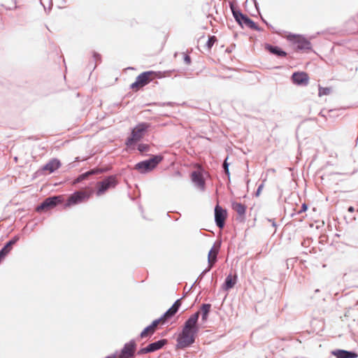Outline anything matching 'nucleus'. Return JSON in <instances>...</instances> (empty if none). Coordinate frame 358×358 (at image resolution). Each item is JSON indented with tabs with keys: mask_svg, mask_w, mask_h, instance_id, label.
Returning <instances> with one entry per match:
<instances>
[{
	"mask_svg": "<svg viewBox=\"0 0 358 358\" xmlns=\"http://www.w3.org/2000/svg\"><path fill=\"white\" fill-rule=\"evenodd\" d=\"M199 312L192 314L185 322L182 331L177 338V348L184 349L193 344L199 327L198 326V319Z\"/></svg>",
	"mask_w": 358,
	"mask_h": 358,
	"instance_id": "obj_1",
	"label": "nucleus"
},
{
	"mask_svg": "<svg viewBox=\"0 0 358 358\" xmlns=\"http://www.w3.org/2000/svg\"><path fill=\"white\" fill-rule=\"evenodd\" d=\"M160 77V72L152 71L143 72L137 76L136 81L131 85L130 87L134 91L137 92L151 81Z\"/></svg>",
	"mask_w": 358,
	"mask_h": 358,
	"instance_id": "obj_2",
	"label": "nucleus"
},
{
	"mask_svg": "<svg viewBox=\"0 0 358 358\" xmlns=\"http://www.w3.org/2000/svg\"><path fill=\"white\" fill-rule=\"evenodd\" d=\"M150 128V124L141 122L138 124L131 131V136L126 141V145L130 146L139 141L145 135L147 130Z\"/></svg>",
	"mask_w": 358,
	"mask_h": 358,
	"instance_id": "obj_3",
	"label": "nucleus"
},
{
	"mask_svg": "<svg viewBox=\"0 0 358 358\" xmlns=\"http://www.w3.org/2000/svg\"><path fill=\"white\" fill-rule=\"evenodd\" d=\"M118 182L115 176H110L101 181H99L96 185V194L98 196L105 194L108 189L114 188Z\"/></svg>",
	"mask_w": 358,
	"mask_h": 358,
	"instance_id": "obj_4",
	"label": "nucleus"
},
{
	"mask_svg": "<svg viewBox=\"0 0 358 358\" xmlns=\"http://www.w3.org/2000/svg\"><path fill=\"white\" fill-rule=\"evenodd\" d=\"M91 195L92 191L81 190L76 192L75 193L69 196L65 203V207L68 208L71 206L80 203L88 199L91 196Z\"/></svg>",
	"mask_w": 358,
	"mask_h": 358,
	"instance_id": "obj_5",
	"label": "nucleus"
},
{
	"mask_svg": "<svg viewBox=\"0 0 358 358\" xmlns=\"http://www.w3.org/2000/svg\"><path fill=\"white\" fill-rule=\"evenodd\" d=\"M162 157L156 155L151 159L138 163L136 165V169L141 173H145L154 169L157 165L162 160Z\"/></svg>",
	"mask_w": 358,
	"mask_h": 358,
	"instance_id": "obj_6",
	"label": "nucleus"
},
{
	"mask_svg": "<svg viewBox=\"0 0 358 358\" xmlns=\"http://www.w3.org/2000/svg\"><path fill=\"white\" fill-rule=\"evenodd\" d=\"M62 201V196H56L52 197H48L36 208V211L41 212L43 210H48L53 208L57 206V203Z\"/></svg>",
	"mask_w": 358,
	"mask_h": 358,
	"instance_id": "obj_7",
	"label": "nucleus"
},
{
	"mask_svg": "<svg viewBox=\"0 0 358 358\" xmlns=\"http://www.w3.org/2000/svg\"><path fill=\"white\" fill-rule=\"evenodd\" d=\"M136 350V343L131 340L129 343L124 344L117 358H133Z\"/></svg>",
	"mask_w": 358,
	"mask_h": 358,
	"instance_id": "obj_8",
	"label": "nucleus"
},
{
	"mask_svg": "<svg viewBox=\"0 0 358 358\" xmlns=\"http://www.w3.org/2000/svg\"><path fill=\"white\" fill-rule=\"evenodd\" d=\"M196 166L197 169L192 171L191 178L194 185L203 190L205 187V180L203 177L202 169L199 164H196Z\"/></svg>",
	"mask_w": 358,
	"mask_h": 358,
	"instance_id": "obj_9",
	"label": "nucleus"
},
{
	"mask_svg": "<svg viewBox=\"0 0 358 358\" xmlns=\"http://www.w3.org/2000/svg\"><path fill=\"white\" fill-rule=\"evenodd\" d=\"M289 38L293 42L294 48L296 50H308L310 48V43L300 36H289Z\"/></svg>",
	"mask_w": 358,
	"mask_h": 358,
	"instance_id": "obj_10",
	"label": "nucleus"
},
{
	"mask_svg": "<svg viewBox=\"0 0 358 358\" xmlns=\"http://www.w3.org/2000/svg\"><path fill=\"white\" fill-rule=\"evenodd\" d=\"M227 211L226 210L223 209L221 206L219 205H217L215 208V219L217 226L222 229L223 228L225 220L227 218Z\"/></svg>",
	"mask_w": 358,
	"mask_h": 358,
	"instance_id": "obj_11",
	"label": "nucleus"
},
{
	"mask_svg": "<svg viewBox=\"0 0 358 358\" xmlns=\"http://www.w3.org/2000/svg\"><path fill=\"white\" fill-rule=\"evenodd\" d=\"M166 343L167 341L166 339L158 341L157 342L149 344L145 348H141L138 353L139 355H142L157 351L163 348Z\"/></svg>",
	"mask_w": 358,
	"mask_h": 358,
	"instance_id": "obj_12",
	"label": "nucleus"
},
{
	"mask_svg": "<svg viewBox=\"0 0 358 358\" xmlns=\"http://www.w3.org/2000/svg\"><path fill=\"white\" fill-rule=\"evenodd\" d=\"M232 13L236 20L240 24H243L250 28H254L255 27V23L239 10L232 9Z\"/></svg>",
	"mask_w": 358,
	"mask_h": 358,
	"instance_id": "obj_13",
	"label": "nucleus"
},
{
	"mask_svg": "<svg viewBox=\"0 0 358 358\" xmlns=\"http://www.w3.org/2000/svg\"><path fill=\"white\" fill-rule=\"evenodd\" d=\"M162 322V320L160 318L154 320L152 324L147 327L141 334V338H144L149 336H151L156 331L157 326L159 324H164Z\"/></svg>",
	"mask_w": 358,
	"mask_h": 358,
	"instance_id": "obj_14",
	"label": "nucleus"
},
{
	"mask_svg": "<svg viewBox=\"0 0 358 358\" xmlns=\"http://www.w3.org/2000/svg\"><path fill=\"white\" fill-rule=\"evenodd\" d=\"M220 251V245H214L210 250L208 255V268L207 271H210L217 261V256Z\"/></svg>",
	"mask_w": 358,
	"mask_h": 358,
	"instance_id": "obj_15",
	"label": "nucleus"
},
{
	"mask_svg": "<svg viewBox=\"0 0 358 358\" xmlns=\"http://www.w3.org/2000/svg\"><path fill=\"white\" fill-rule=\"evenodd\" d=\"M181 305L180 299H178L173 305L160 317L162 322L165 323L166 321L173 316L178 310Z\"/></svg>",
	"mask_w": 358,
	"mask_h": 358,
	"instance_id": "obj_16",
	"label": "nucleus"
},
{
	"mask_svg": "<svg viewBox=\"0 0 358 358\" xmlns=\"http://www.w3.org/2000/svg\"><path fill=\"white\" fill-rule=\"evenodd\" d=\"M309 77L305 72H296L292 75L293 82L297 85H307Z\"/></svg>",
	"mask_w": 358,
	"mask_h": 358,
	"instance_id": "obj_17",
	"label": "nucleus"
},
{
	"mask_svg": "<svg viewBox=\"0 0 358 358\" xmlns=\"http://www.w3.org/2000/svg\"><path fill=\"white\" fill-rule=\"evenodd\" d=\"M60 166L61 163L58 159H52L43 167V170L50 173L58 169Z\"/></svg>",
	"mask_w": 358,
	"mask_h": 358,
	"instance_id": "obj_18",
	"label": "nucleus"
},
{
	"mask_svg": "<svg viewBox=\"0 0 358 358\" xmlns=\"http://www.w3.org/2000/svg\"><path fill=\"white\" fill-rule=\"evenodd\" d=\"M103 172V170L101 169H94L89 171H87L85 173H83L80 175L75 180L74 183L80 182L83 180L87 179L90 176L94 175V174H98L101 173Z\"/></svg>",
	"mask_w": 358,
	"mask_h": 358,
	"instance_id": "obj_19",
	"label": "nucleus"
},
{
	"mask_svg": "<svg viewBox=\"0 0 358 358\" xmlns=\"http://www.w3.org/2000/svg\"><path fill=\"white\" fill-rule=\"evenodd\" d=\"M16 240L13 239L6 243V245L0 250V262L10 252L12 246L15 243Z\"/></svg>",
	"mask_w": 358,
	"mask_h": 358,
	"instance_id": "obj_20",
	"label": "nucleus"
},
{
	"mask_svg": "<svg viewBox=\"0 0 358 358\" xmlns=\"http://www.w3.org/2000/svg\"><path fill=\"white\" fill-rule=\"evenodd\" d=\"M358 354L354 351L337 349V358H357Z\"/></svg>",
	"mask_w": 358,
	"mask_h": 358,
	"instance_id": "obj_21",
	"label": "nucleus"
},
{
	"mask_svg": "<svg viewBox=\"0 0 358 358\" xmlns=\"http://www.w3.org/2000/svg\"><path fill=\"white\" fill-rule=\"evenodd\" d=\"M265 48L271 53L275 55L278 57H285L287 55V53L285 52L282 51L277 46H273L269 44H266Z\"/></svg>",
	"mask_w": 358,
	"mask_h": 358,
	"instance_id": "obj_22",
	"label": "nucleus"
},
{
	"mask_svg": "<svg viewBox=\"0 0 358 358\" xmlns=\"http://www.w3.org/2000/svg\"><path fill=\"white\" fill-rule=\"evenodd\" d=\"M232 208L241 217L244 216L245 214L246 206L244 204H242L238 202H234L232 203Z\"/></svg>",
	"mask_w": 358,
	"mask_h": 358,
	"instance_id": "obj_23",
	"label": "nucleus"
},
{
	"mask_svg": "<svg viewBox=\"0 0 358 358\" xmlns=\"http://www.w3.org/2000/svg\"><path fill=\"white\" fill-rule=\"evenodd\" d=\"M210 304H203L201 307V310L199 312V315H202V320L206 321L208 319V313L210 310Z\"/></svg>",
	"mask_w": 358,
	"mask_h": 358,
	"instance_id": "obj_24",
	"label": "nucleus"
},
{
	"mask_svg": "<svg viewBox=\"0 0 358 358\" xmlns=\"http://www.w3.org/2000/svg\"><path fill=\"white\" fill-rule=\"evenodd\" d=\"M236 282V275L232 276L231 275H229L225 280V282H224V288L226 289H229L235 285Z\"/></svg>",
	"mask_w": 358,
	"mask_h": 358,
	"instance_id": "obj_25",
	"label": "nucleus"
},
{
	"mask_svg": "<svg viewBox=\"0 0 358 358\" xmlns=\"http://www.w3.org/2000/svg\"><path fill=\"white\" fill-rule=\"evenodd\" d=\"M217 38L215 36H209L208 40L206 43V47L208 50H210L213 45L215 44V43L217 42Z\"/></svg>",
	"mask_w": 358,
	"mask_h": 358,
	"instance_id": "obj_26",
	"label": "nucleus"
},
{
	"mask_svg": "<svg viewBox=\"0 0 358 358\" xmlns=\"http://www.w3.org/2000/svg\"><path fill=\"white\" fill-rule=\"evenodd\" d=\"M148 148H149V146L146 144H140V145H138V150L141 152L148 151Z\"/></svg>",
	"mask_w": 358,
	"mask_h": 358,
	"instance_id": "obj_27",
	"label": "nucleus"
},
{
	"mask_svg": "<svg viewBox=\"0 0 358 358\" xmlns=\"http://www.w3.org/2000/svg\"><path fill=\"white\" fill-rule=\"evenodd\" d=\"M227 158L224 160L223 163V168L224 169L225 173L229 177V164L227 163Z\"/></svg>",
	"mask_w": 358,
	"mask_h": 358,
	"instance_id": "obj_28",
	"label": "nucleus"
},
{
	"mask_svg": "<svg viewBox=\"0 0 358 358\" xmlns=\"http://www.w3.org/2000/svg\"><path fill=\"white\" fill-rule=\"evenodd\" d=\"M182 55H183V58H184L185 63L187 65L190 64H191V58H190L189 55H188L186 53H182Z\"/></svg>",
	"mask_w": 358,
	"mask_h": 358,
	"instance_id": "obj_29",
	"label": "nucleus"
},
{
	"mask_svg": "<svg viewBox=\"0 0 358 358\" xmlns=\"http://www.w3.org/2000/svg\"><path fill=\"white\" fill-rule=\"evenodd\" d=\"M330 92V90L329 88H320L319 90V94L321 95H326L328 94Z\"/></svg>",
	"mask_w": 358,
	"mask_h": 358,
	"instance_id": "obj_30",
	"label": "nucleus"
},
{
	"mask_svg": "<svg viewBox=\"0 0 358 358\" xmlns=\"http://www.w3.org/2000/svg\"><path fill=\"white\" fill-rule=\"evenodd\" d=\"M308 209L307 205L304 203L302 204L301 208L298 210L297 213L300 214L303 212H306Z\"/></svg>",
	"mask_w": 358,
	"mask_h": 358,
	"instance_id": "obj_31",
	"label": "nucleus"
},
{
	"mask_svg": "<svg viewBox=\"0 0 358 358\" xmlns=\"http://www.w3.org/2000/svg\"><path fill=\"white\" fill-rule=\"evenodd\" d=\"M264 187V185L262 184L259 186L258 189H257V194L259 195L260 192L262 191V188Z\"/></svg>",
	"mask_w": 358,
	"mask_h": 358,
	"instance_id": "obj_32",
	"label": "nucleus"
},
{
	"mask_svg": "<svg viewBox=\"0 0 358 358\" xmlns=\"http://www.w3.org/2000/svg\"><path fill=\"white\" fill-rule=\"evenodd\" d=\"M349 211H350V212H353V211H354V208H353V207H350V208H349Z\"/></svg>",
	"mask_w": 358,
	"mask_h": 358,
	"instance_id": "obj_33",
	"label": "nucleus"
},
{
	"mask_svg": "<svg viewBox=\"0 0 358 358\" xmlns=\"http://www.w3.org/2000/svg\"><path fill=\"white\" fill-rule=\"evenodd\" d=\"M105 358H115V357H113V356H108V357H106Z\"/></svg>",
	"mask_w": 358,
	"mask_h": 358,
	"instance_id": "obj_34",
	"label": "nucleus"
},
{
	"mask_svg": "<svg viewBox=\"0 0 358 358\" xmlns=\"http://www.w3.org/2000/svg\"><path fill=\"white\" fill-rule=\"evenodd\" d=\"M332 354L336 355V352H332Z\"/></svg>",
	"mask_w": 358,
	"mask_h": 358,
	"instance_id": "obj_35",
	"label": "nucleus"
}]
</instances>
